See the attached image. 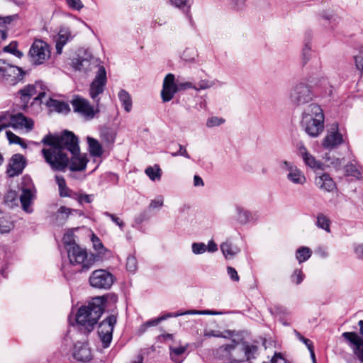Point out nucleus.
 <instances>
[{"label": "nucleus", "mask_w": 363, "mask_h": 363, "mask_svg": "<svg viewBox=\"0 0 363 363\" xmlns=\"http://www.w3.org/2000/svg\"><path fill=\"white\" fill-rule=\"evenodd\" d=\"M356 68L363 72V45L360 48L359 52L354 57Z\"/></svg>", "instance_id": "obj_47"}, {"label": "nucleus", "mask_w": 363, "mask_h": 363, "mask_svg": "<svg viewBox=\"0 0 363 363\" xmlns=\"http://www.w3.org/2000/svg\"><path fill=\"white\" fill-rule=\"evenodd\" d=\"M106 298L96 296L89 302L87 306H81L76 315V321L80 330L90 333L94 328L105 308Z\"/></svg>", "instance_id": "obj_3"}, {"label": "nucleus", "mask_w": 363, "mask_h": 363, "mask_svg": "<svg viewBox=\"0 0 363 363\" xmlns=\"http://www.w3.org/2000/svg\"><path fill=\"white\" fill-rule=\"evenodd\" d=\"M73 212L81 214L79 211L67 208L66 206H60L55 214L54 223L57 225H62Z\"/></svg>", "instance_id": "obj_21"}, {"label": "nucleus", "mask_w": 363, "mask_h": 363, "mask_svg": "<svg viewBox=\"0 0 363 363\" xmlns=\"http://www.w3.org/2000/svg\"><path fill=\"white\" fill-rule=\"evenodd\" d=\"M160 323V320L158 318H154V319H150V320L146 321L145 323L142 324L140 326V328H138V334L139 335L143 334L144 333H145L147 331V330L149 328L153 327V326H157Z\"/></svg>", "instance_id": "obj_39"}, {"label": "nucleus", "mask_w": 363, "mask_h": 363, "mask_svg": "<svg viewBox=\"0 0 363 363\" xmlns=\"http://www.w3.org/2000/svg\"><path fill=\"white\" fill-rule=\"evenodd\" d=\"M197 313V312L195 311L194 310L186 311H183V312H177V313H167L158 317V318L160 320V322L161 323L162 321L165 320L169 318L178 317L180 315H186V314H193V313Z\"/></svg>", "instance_id": "obj_40"}, {"label": "nucleus", "mask_w": 363, "mask_h": 363, "mask_svg": "<svg viewBox=\"0 0 363 363\" xmlns=\"http://www.w3.org/2000/svg\"><path fill=\"white\" fill-rule=\"evenodd\" d=\"M298 155L301 157L306 166L314 169H323V163L320 161L317 160L311 153H309L304 145H301L298 147Z\"/></svg>", "instance_id": "obj_18"}, {"label": "nucleus", "mask_w": 363, "mask_h": 363, "mask_svg": "<svg viewBox=\"0 0 363 363\" xmlns=\"http://www.w3.org/2000/svg\"><path fill=\"white\" fill-rule=\"evenodd\" d=\"M17 16H7L5 17L0 16V26H4L6 24H10L14 19H16Z\"/></svg>", "instance_id": "obj_64"}, {"label": "nucleus", "mask_w": 363, "mask_h": 363, "mask_svg": "<svg viewBox=\"0 0 363 363\" xmlns=\"http://www.w3.org/2000/svg\"><path fill=\"white\" fill-rule=\"evenodd\" d=\"M10 126L13 128H23L31 130L33 127V121L24 116L22 113H17L16 115H11Z\"/></svg>", "instance_id": "obj_19"}, {"label": "nucleus", "mask_w": 363, "mask_h": 363, "mask_svg": "<svg viewBox=\"0 0 363 363\" xmlns=\"http://www.w3.org/2000/svg\"><path fill=\"white\" fill-rule=\"evenodd\" d=\"M71 39V33L68 28H60L56 40V52L60 55L62 52L63 47Z\"/></svg>", "instance_id": "obj_20"}, {"label": "nucleus", "mask_w": 363, "mask_h": 363, "mask_svg": "<svg viewBox=\"0 0 363 363\" xmlns=\"http://www.w3.org/2000/svg\"><path fill=\"white\" fill-rule=\"evenodd\" d=\"M315 184L320 189L326 191H332L335 187V182L333 181L330 175L326 173H324L315 178Z\"/></svg>", "instance_id": "obj_22"}, {"label": "nucleus", "mask_w": 363, "mask_h": 363, "mask_svg": "<svg viewBox=\"0 0 363 363\" xmlns=\"http://www.w3.org/2000/svg\"><path fill=\"white\" fill-rule=\"evenodd\" d=\"M55 181L59 188V194L61 197H71V190L67 187L66 181L62 176L56 175Z\"/></svg>", "instance_id": "obj_30"}, {"label": "nucleus", "mask_w": 363, "mask_h": 363, "mask_svg": "<svg viewBox=\"0 0 363 363\" xmlns=\"http://www.w3.org/2000/svg\"><path fill=\"white\" fill-rule=\"evenodd\" d=\"M313 94L307 84L298 83L291 89L289 99L292 104L301 106L308 104L313 100Z\"/></svg>", "instance_id": "obj_7"}, {"label": "nucleus", "mask_w": 363, "mask_h": 363, "mask_svg": "<svg viewBox=\"0 0 363 363\" xmlns=\"http://www.w3.org/2000/svg\"><path fill=\"white\" fill-rule=\"evenodd\" d=\"M171 6L182 10L184 13H188L191 5L189 0H169Z\"/></svg>", "instance_id": "obj_34"}, {"label": "nucleus", "mask_w": 363, "mask_h": 363, "mask_svg": "<svg viewBox=\"0 0 363 363\" xmlns=\"http://www.w3.org/2000/svg\"><path fill=\"white\" fill-rule=\"evenodd\" d=\"M227 272L228 274L230 276V279L234 281H238L240 279V277L238 274L237 271L235 268L232 267H228L227 268Z\"/></svg>", "instance_id": "obj_62"}, {"label": "nucleus", "mask_w": 363, "mask_h": 363, "mask_svg": "<svg viewBox=\"0 0 363 363\" xmlns=\"http://www.w3.org/2000/svg\"><path fill=\"white\" fill-rule=\"evenodd\" d=\"M342 337L357 359L363 363V337L356 332H345Z\"/></svg>", "instance_id": "obj_11"}, {"label": "nucleus", "mask_w": 363, "mask_h": 363, "mask_svg": "<svg viewBox=\"0 0 363 363\" xmlns=\"http://www.w3.org/2000/svg\"><path fill=\"white\" fill-rule=\"evenodd\" d=\"M19 196L16 191L10 190L6 192L4 196V203L9 208H13L18 206V201Z\"/></svg>", "instance_id": "obj_31"}, {"label": "nucleus", "mask_w": 363, "mask_h": 363, "mask_svg": "<svg viewBox=\"0 0 363 363\" xmlns=\"http://www.w3.org/2000/svg\"><path fill=\"white\" fill-rule=\"evenodd\" d=\"M21 194L19 196L23 210L28 213L33 212L32 204L36 199V189L30 177L24 176L20 184Z\"/></svg>", "instance_id": "obj_6"}, {"label": "nucleus", "mask_w": 363, "mask_h": 363, "mask_svg": "<svg viewBox=\"0 0 363 363\" xmlns=\"http://www.w3.org/2000/svg\"><path fill=\"white\" fill-rule=\"evenodd\" d=\"M114 281V276L106 269L94 270L89 278L90 286L98 289H109Z\"/></svg>", "instance_id": "obj_8"}, {"label": "nucleus", "mask_w": 363, "mask_h": 363, "mask_svg": "<svg viewBox=\"0 0 363 363\" xmlns=\"http://www.w3.org/2000/svg\"><path fill=\"white\" fill-rule=\"evenodd\" d=\"M194 54V50H191V49H186L184 51L183 54H182V58L184 60V61H186V62H194V56H190V54Z\"/></svg>", "instance_id": "obj_59"}, {"label": "nucleus", "mask_w": 363, "mask_h": 363, "mask_svg": "<svg viewBox=\"0 0 363 363\" xmlns=\"http://www.w3.org/2000/svg\"><path fill=\"white\" fill-rule=\"evenodd\" d=\"M345 171L348 174L352 175L354 177H356L360 174L356 166L352 164H347L345 167Z\"/></svg>", "instance_id": "obj_61"}, {"label": "nucleus", "mask_w": 363, "mask_h": 363, "mask_svg": "<svg viewBox=\"0 0 363 363\" xmlns=\"http://www.w3.org/2000/svg\"><path fill=\"white\" fill-rule=\"evenodd\" d=\"M294 333L296 335V337L298 338L300 341L303 342L306 347H308V350H311V347L313 346V342L308 338L304 337L297 330H294Z\"/></svg>", "instance_id": "obj_54"}, {"label": "nucleus", "mask_w": 363, "mask_h": 363, "mask_svg": "<svg viewBox=\"0 0 363 363\" xmlns=\"http://www.w3.org/2000/svg\"><path fill=\"white\" fill-rule=\"evenodd\" d=\"M174 80V75L172 73L167 74L164 77L161 91L163 102H168L172 100L178 91L177 83H175Z\"/></svg>", "instance_id": "obj_13"}, {"label": "nucleus", "mask_w": 363, "mask_h": 363, "mask_svg": "<svg viewBox=\"0 0 363 363\" xmlns=\"http://www.w3.org/2000/svg\"><path fill=\"white\" fill-rule=\"evenodd\" d=\"M138 262L134 255H129L127 257L126 269L130 272H135L137 270Z\"/></svg>", "instance_id": "obj_42"}, {"label": "nucleus", "mask_w": 363, "mask_h": 363, "mask_svg": "<svg viewBox=\"0 0 363 363\" xmlns=\"http://www.w3.org/2000/svg\"><path fill=\"white\" fill-rule=\"evenodd\" d=\"M11 113L9 111L0 112V127L3 129L10 126Z\"/></svg>", "instance_id": "obj_41"}, {"label": "nucleus", "mask_w": 363, "mask_h": 363, "mask_svg": "<svg viewBox=\"0 0 363 363\" xmlns=\"http://www.w3.org/2000/svg\"><path fill=\"white\" fill-rule=\"evenodd\" d=\"M118 99L126 112H130L132 109V99L130 94L124 89H121L118 93Z\"/></svg>", "instance_id": "obj_32"}, {"label": "nucleus", "mask_w": 363, "mask_h": 363, "mask_svg": "<svg viewBox=\"0 0 363 363\" xmlns=\"http://www.w3.org/2000/svg\"><path fill=\"white\" fill-rule=\"evenodd\" d=\"M104 215L106 217H108L109 218H111V220L114 223H116V225H117L121 230H123V228L125 227V223L121 219L119 218L118 217H117L116 215L114 214H112L109 212H104Z\"/></svg>", "instance_id": "obj_46"}, {"label": "nucleus", "mask_w": 363, "mask_h": 363, "mask_svg": "<svg viewBox=\"0 0 363 363\" xmlns=\"http://www.w3.org/2000/svg\"><path fill=\"white\" fill-rule=\"evenodd\" d=\"M97 71L94 79L89 87V96L96 104V108L92 106L87 99L80 96H76L71 101V104L74 112L79 113L87 120L93 119L99 112L100 99L107 83L106 71L104 66L97 65Z\"/></svg>", "instance_id": "obj_2"}, {"label": "nucleus", "mask_w": 363, "mask_h": 363, "mask_svg": "<svg viewBox=\"0 0 363 363\" xmlns=\"http://www.w3.org/2000/svg\"><path fill=\"white\" fill-rule=\"evenodd\" d=\"M74 198L77 199L80 204H82L84 202L90 203L93 201V195L91 194H75V197Z\"/></svg>", "instance_id": "obj_48"}, {"label": "nucleus", "mask_w": 363, "mask_h": 363, "mask_svg": "<svg viewBox=\"0 0 363 363\" xmlns=\"http://www.w3.org/2000/svg\"><path fill=\"white\" fill-rule=\"evenodd\" d=\"M215 84H216L215 81H209V80H206V79H202L199 82L198 86H195V89L197 91L201 90V89H206L213 86Z\"/></svg>", "instance_id": "obj_50"}, {"label": "nucleus", "mask_w": 363, "mask_h": 363, "mask_svg": "<svg viewBox=\"0 0 363 363\" xmlns=\"http://www.w3.org/2000/svg\"><path fill=\"white\" fill-rule=\"evenodd\" d=\"M5 74L1 79L11 84H16L23 79L25 72L21 68L9 64Z\"/></svg>", "instance_id": "obj_16"}, {"label": "nucleus", "mask_w": 363, "mask_h": 363, "mask_svg": "<svg viewBox=\"0 0 363 363\" xmlns=\"http://www.w3.org/2000/svg\"><path fill=\"white\" fill-rule=\"evenodd\" d=\"M191 249L195 255L203 254L207 250L206 245L203 242H194Z\"/></svg>", "instance_id": "obj_45"}, {"label": "nucleus", "mask_w": 363, "mask_h": 363, "mask_svg": "<svg viewBox=\"0 0 363 363\" xmlns=\"http://www.w3.org/2000/svg\"><path fill=\"white\" fill-rule=\"evenodd\" d=\"M11 224L6 218L4 213L1 211L0 214V233H5L10 231Z\"/></svg>", "instance_id": "obj_38"}, {"label": "nucleus", "mask_w": 363, "mask_h": 363, "mask_svg": "<svg viewBox=\"0 0 363 363\" xmlns=\"http://www.w3.org/2000/svg\"><path fill=\"white\" fill-rule=\"evenodd\" d=\"M28 55L30 62L35 65L43 64L50 56V51L48 45L41 40H36L32 44Z\"/></svg>", "instance_id": "obj_9"}, {"label": "nucleus", "mask_w": 363, "mask_h": 363, "mask_svg": "<svg viewBox=\"0 0 363 363\" xmlns=\"http://www.w3.org/2000/svg\"><path fill=\"white\" fill-rule=\"evenodd\" d=\"M301 125L313 138L318 137L324 130V114L317 104H311L302 113Z\"/></svg>", "instance_id": "obj_4"}, {"label": "nucleus", "mask_w": 363, "mask_h": 363, "mask_svg": "<svg viewBox=\"0 0 363 363\" xmlns=\"http://www.w3.org/2000/svg\"><path fill=\"white\" fill-rule=\"evenodd\" d=\"M323 18L328 21L329 24H331V28L333 29L336 24L339 22V18L331 13H324Z\"/></svg>", "instance_id": "obj_49"}, {"label": "nucleus", "mask_w": 363, "mask_h": 363, "mask_svg": "<svg viewBox=\"0 0 363 363\" xmlns=\"http://www.w3.org/2000/svg\"><path fill=\"white\" fill-rule=\"evenodd\" d=\"M26 164L25 157L21 154L13 155L9 162L7 174L9 177H13L22 173Z\"/></svg>", "instance_id": "obj_15"}, {"label": "nucleus", "mask_w": 363, "mask_h": 363, "mask_svg": "<svg viewBox=\"0 0 363 363\" xmlns=\"http://www.w3.org/2000/svg\"><path fill=\"white\" fill-rule=\"evenodd\" d=\"M73 356L75 359L80 362H89L92 355L90 348L86 342H77L74 345Z\"/></svg>", "instance_id": "obj_17"}, {"label": "nucleus", "mask_w": 363, "mask_h": 363, "mask_svg": "<svg viewBox=\"0 0 363 363\" xmlns=\"http://www.w3.org/2000/svg\"><path fill=\"white\" fill-rule=\"evenodd\" d=\"M145 172L152 181L161 179V169L157 164H155L154 167H147Z\"/></svg>", "instance_id": "obj_35"}, {"label": "nucleus", "mask_w": 363, "mask_h": 363, "mask_svg": "<svg viewBox=\"0 0 363 363\" xmlns=\"http://www.w3.org/2000/svg\"><path fill=\"white\" fill-rule=\"evenodd\" d=\"M21 101L28 103L30 99L37 94L36 86L33 84H28L18 91Z\"/></svg>", "instance_id": "obj_28"}, {"label": "nucleus", "mask_w": 363, "mask_h": 363, "mask_svg": "<svg viewBox=\"0 0 363 363\" xmlns=\"http://www.w3.org/2000/svg\"><path fill=\"white\" fill-rule=\"evenodd\" d=\"M100 138L106 144H113L116 138V130L108 126H104L100 129Z\"/></svg>", "instance_id": "obj_25"}, {"label": "nucleus", "mask_w": 363, "mask_h": 363, "mask_svg": "<svg viewBox=\"0 0 363 363\" xmlns=\"http://www.w3.org/2000/svg\"><path fill=\"white\" fill-rule=\"evenodd\" d=\"M6 136L11 143H21V138L13 133L11 131H6Z\"/></svg>", "instance_id": "obj_63"}, {"label": "nucleus", "mask_w": 363, "mask_h": 363, "mask_svg": "<svg viewBox=\"0 0 363 363\" xmlns=\"http://www.w3.org/2000/svg\"><path fill=\"white\" fill-rule=\"evenodd\" d=\"M41 143L50 147L43 148L41 153L53 171L65 172L68 166L72 172L86 169L88 160L85 155H81L78 138L72 132L65 130L60 135L48 134Z\"/></svg>", "instance_id": "obj_1"}, {"label": "nucleus", "mask_w": 363, "mask_h": 363, "mask_svg": "<svg viewBox=\"0 0 363 363\" xmlns=\"http://www.w3.org/2000/svg\"><path fill=\"white\" fill-rule=\"evenodd\" d=\"M312 255V251L309 247H301L297 249L296 257L299 263H302L308 260Z\"/></svg>", "instance_id": "obj_33"}, {"label": "nucleus", "mask_w": 363, "mask_h": 363, "mask_svg": "<svg viewBox=\"0 0 363 363\" xmlns=\"http://www.w3.org/2000/svg\"><path fill=\"white\" fill-rule=\"evenodd\" d=\"M116 320V317L114 315H111L99 325L98 334L103 343V347L105 348L109 347L112 340L113 331Z\"/></svg>", "instance_id": "obj_10"}, {"label": "nucleus", "mask_w": 363, "mask_h": 363, "mask_svg": "<svg viewBox=\"0 0 363 363\" xmlns=\"http://www.w3.org/2000/svg\"><path fill=\"white\" fill-rule=\"evenodd\" d=\"M93 57H91L90 60L87 58H84L81 57H78L72 59V66L76 70L84 71V72H87L91 67H89L91 65H94V62H91L93 60Z\"/></svg>", "instance_id": "obj_23"}, {"label": "nucleus", "mask_w": 363, "mask_h": 363, "mask_svg": "<svg viewBox=\"0 0 363 363\" xmlns=\"http://www.w3.org/2000/svg\"><path fill=\"white\" fill-rule=\"evenodd\" d=\"M304 274L301 269H295L293 272V274L291 276V280L293 283H295L296 284H300L303 279H304Z\"/></svg>", "instance_id": "obj_43"}, {"label": "nucleus", "mask_w": 363, "mask_h": 363, "mask_svg": "<svg viewBox=\"0 0 363 363\" xmlns=\"http://www.w3.org/2000/svg\"><path fill=\"white\" fill-rule=\"evenodd\" d=\"M220 250L227 259H232L239 252L240 249L229 242H225L220 245Z\"/></svg>", "instance_id": "obj_27"}, {"label": "nucleus", "mask_w": 363, "mask_h": 363, "mask_svg": "<svg viewBox=\"0 0 363 363\" xmlns=\"http://www.w3.org/2000/svg\"><path fill=\"white\" fill-rule=\"evenodd\" d=\"M236 211L238 213V220L240 223L245 224L250 220L251 217L250 211L241 206H237Z\"/></svg>", "instance_id": "obj_36"}, {"label": "nucleus", "mask_w": 363, "mask_h": 363, "mask_svg": "<svg viewBox=\"0 0 363 363\" xmlns=\"http://www.w3.org/2000/svg\"><path fill=\"white\" fill-rule=\"evenodd\" d=\"M315 225L318 228L323 229L327 233H330L331 221L324 213H319L317 214Z\"/></svg>", "instance_id": "obj_29"}, {"label": "nucleus", "mask_w": 363, "mask_h": 363, "mask_svg": "<svg viewBox=\"0 0 363 363\" xmlns=\"http://www.w3.org/2000/svg\"><path fill=\"white\" fill-rule=\"evenodd\" d=\"M87 143L90 154L94 157H101L103 155V149L99 142L91 137H87Z\"/></svg>", "instance_id": "obj_26"}, {"label": "nucleus", "mask_w": 363, "mask_h": 363, "mask_svg": "<svg viewBox=\"0 0 363 363\" xmlns=\"http://www.w3.org/2000/svg\"><path fill=\"white\" fill-rule=\"evenodd\" d=\"M45 104L50 109L51 111H57L58 113H67L70 110L69 106L67 103L52 98H50L47 101Z\"/></svg>", "instance_id": "obj_24"}, {"label": "nucleus", "mask_w": 363, "mask_h": 363, "mask_svg": "<svg viewBox=\"0 0 363 363\" xmlns=\"http://www.w3.org/2000/svg\"><path fill=\"white\" fill-rule=\"evenodd\" d=\"M344 142L342 135L338 131L337 124L333 125L331 130H328L327 135L324 138L322 145L324 148L333 150L336 148Z\"/></svg>", "instance_id": "obj_14"}, {"label": "nucleus", "mask_w": 363, "mask_h": 363, "mask_svg": "<svg viewBox=\"0 0 363 363\" xmlns=\"http://www.w3.org/2000/svg\"><path fill=\"white\" fill-rule=\"evenodd\" d=\"M224 122L225 120L223 118L213 116L207 120L206 126L208 128L218 126L223 123Z\"/></svg>", "instance_id": "obj_52"}, {"label": "nucleus", "mask_w": 363, "mask_h": 363, "mask_svg": "<svg viewBox=\"0 0 363 363\" xmlns=\"http://www.w3.org/2000/svg\"><path fill=\"white\" fill-rule=\"evenodd\" d=\"M163 206V198L162 196L158 197L157 199H153L151 201L149 208H157L162 207Z\"/></svg>", "instance_id": "obj_58"}, {"label": "nucleus", "mask_w": 363, "mask_h": 363, "mask_svg": "<svg viewBox=\"0 0 363 363\" xmlns=\"http://www.w3.org/2000/svg\"><path fill=\"white\" fill-rule=\"evenodd\" d=\"M187 347H188V345H186V346H180V347H170L169 350H170L171 352L174 353V355H180V356L182 357L184 353L187 350Z\"/></svg>", "instance_id": "obj_60"}, {"label": "nucleus", "mask_w": 363, "mask_h": 363, "mask_svg": "<svg viewBox=\"0 0 363 363\" xmlns=\"http://www.w3.org/2000/svg\"><path fill=\"white\" fill-rule=\"evenodd\" d=\"M311 55V46L309 43H306L302 48V60L303 64L308 62Z\"/></svg>", "instance_id": "obj_44"}, {"label": "nucleus", "mask_w": 363, "mask_h": 363, "mask_svg": "<svg viewBox=\"0 0 363 363\" xmlns=\"http://www.w3.org/2000/svg\"><path fill=\"white\" fill-rule=\"evenodd\" d=\"M179 151L177 152H172L171 155L172 157H177V156L181 155V156H183V157H186L187 159H190V155L187 152L186 148L183 145H180V144H179Z\"/></svg>", "instance_id": "obj_55"}, {"label": "nucleus", "mask_w": 363, "mask_h": 363, "mask_svg": "<svg viewBox=\"0 0 363 363\" xmlns=\"http://www.w3.org/2000/svg\"><path fill=\"white\" fill-rule=\"evenodd\" d=\"M67 251L69 263L73 266H77L80 272L89 270L95 262L94 255H89L85 249L75 242L68 243Z\"/></svg>", "instance_id": "obj_5"}, {"label": "nucleus", "mask_w": 363, "mask_h": 363, "mask_svg": "<svg viewBox=\"0 0 363 363\" xmlns=\"http://www.w3.org/2000/svg\"><path fill=\"white\" fill-rule=\"evenodd\" d=\"M281 169L287 172L286 178L294 184L303 185L306 182V178L303 172L292 162L281 161L280 162Z\"/></svg>", "instance_id": "obj_12"}, {"label": "nucleus", "mask_w": 363, "mask_h": 363, "mask_svg": "<svg viewBox=\"0 0 363 363\" xmlns=\"http://www.w3.org/2000/svg\"><path fill=\"white\" fill-rule=\"evenodd\" d=\"M91 240H92L94 249L96 250L99 251V252H102V250L104 249V247L102 242H101V240L99 239V238H97L96 236H95L94 235L91 238Z\"/></svg>", "instance_id": "obj_56"}, {"label": "nucleus", "mask_w": 363, "mask_h": 363, "mask_svg": "<svg viewBox=\"0 0 363 363\" xmlns=\"http://www.w3.org/2000/svg\"><path fill=\"white\" fill-rule=\"evenodd\" d=\"M279 362H286V359L284 358L283 355L280 352H275L272 358L269 362H263V363H279Z\"/></svg>", "instance_id": "obj_57"}, {"label": "nucleus", "mask_w": 363, "mask_h": 363, "mask_svg": "<svg viewBox=\"0 0 363 363\" xmlns=\"http://www.w3.org/2000/svg\"><path fill=\"white\" fill-rule=\"evenodd\" d=\"M247 360L255 359L258 352V347L254 345H246L243 348Z\"/></svg>", "instance_id": "obj_37"}, {"label": "nucleus", "mask_w": 363, "mask_h": 363, "mask_svg": "<svg viewBox=\"0 0 363 363\" xmlns=\"http://www.w3.org/2000/svg\"><path fill=\"white\" fill-rule=\"evenodd\" d=\"M66 1L71 9L77 11H79L84 6L81 0H66Z\"/></svg>", "instance_id": "obj_53"}, {"label": "nucleus", "mask_w": 363, "mask_h": 363, "mask_svg": "<svg viewBox=\"0 0 363 363\" xmlns=\"http://www.w3.org/2000/svg\"><path fill=\"white\" fill-rule=\"evenodd\" d=\"M269 311L272 315L279 316L280 318L287 313L286 309L279 305L274 306L273 308H271Z\"/></svg>", "instance_id": "obj_51"}]
</instances>
